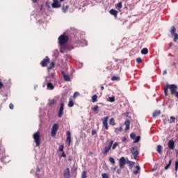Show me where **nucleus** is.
Segmentation results:
<instances>
[{"mask_svg": "<svg viewBox=\"0 0 178 178\" xmlns=\"http://www.w3.org/2000/svg\"><path fill=\"white\" fill-rule=\"evenodd\" d=\"M170 165H172V159H170L167 164V165L165 167V170H168L169 168H170Z\"/></svg>", "mask_w": 178, "mask_h": 178, "instance_id": "31", "label": "nucleus"}, {"mask_svg": "<svg viewBox=\"0 0 178 178\" xmlns=\"http://www.w3.org/2000/svg\"><path fill=\"white\" fill-rule=\"evenodd\" d=\"M162 149H163V147H162V145H157V152L160 154V155H162Z\"/></svg>", "mask_w": 178, "mask_h": 178, "instance_id": "20", "label": "nucleus"}, {"mask_svg": "<svg viewBox=\"0 0 178 178\" xmlns=\"http://www.w3.org/2000/svg\"><path fill=\"white\" fill-rule=\"evenodd\" d=\"M170 90L171 95H175L176 91H177V86L175 84L167 85L164 88V94L165 97H168V91Z\"/></svg>", "mask_w": 178, "mask_h": 178, "instance_id": "1", "label": "nucleus"}, {"mask_svg": "<svg viewBox=\"0 0 178 178\" xmlns=\"http://www.w3.org/2000/svg\"><path fill=\"white\" fill-rule=\"evenodd\" d=\"M9 108H10V109H13V108H15V106L13 105V104H10V105H9Z\"/></svg>", "mask_w": 178, "mask_h": 178, "instance_id": "49", "label": "nucleus"}, {"mask_svg": "<svg viewBox=\"0 0 178 178\" xmlns=\"http://www.w3.org/2000/svg\"><path fill=\"white\" fill-rule=\"evenodd\" d=\"M66 142L68 144V147H70V144L72 143V134L70 133V131H67Z\"/></svg>", "mask_w": 178, "mask_h": 178, "instance_id": "12", "label": "nucleus"}, {"mask_svg": "<svg viewBox=\"0 0 178 178\" xmlns=\"http://www.w3.org/2000/svg\"><path fill=\"white\" fill-rule=\"evenodd\" d=\"M170 33H171L172 35L176 34V27L172 26L171 30H170Z\"/></svg>", "mask_w": 178, "mask_h": 178, "instance_id": "26", "label": "nucleus"}, {"mask_svg": "<svg viewBox=\"0 0 178 178\" xmlns=\"http://www.w3.org/2000/svg\"><path fill=\"white\" fill-rule=\"evenodd\" d=\"M63 177L64 178H70V169H69V168H67L63 171Z\"/></svg>", "mask_w": 178, "mask_h": 178, "instance_id": "14", "label": "nucleus"}, {"mask_svg": "<svg viewBox=\"0 0 178 178\" xmlns=\"http://www.w3.org/2000/svg\"><path fill=\"white\" fill-rule=\"evenodd\" d=\"M122 130H123V127L122 126L120 127L119 128H116L115 129V133H118V131H122Z\"/></svg>", "mask_w": 178, "mask_h": 178, "instance_id": "37", "label": "nucleus"}, {"mask_svg": "<svg viewBox=\"0 0 178 178\" xmlns=\"http://www.w3.org/2000/svg\"><path fill=\"white\" fill-rule=\"evenodd\" d=\"M68 10H69V6H63L62 8V10L63 12H64V13H66V12H67Z\"/></svg>", "mask_w": 178, "mask_h": 178, "instance_id": "32", "label": "nucleus"}, {"mask_svg": "<svg viewBox=\"0 0 178 178\" xmlns=\"http://www.w3.org/2000/svg\"><path fill=\"white\" fill-rule=\"evenodd\" d=\"M102 178H109V177L108 176V174H106V173H103L102 175Z\"/></svg>", "mask_w": 178, "mask_h": 178, "instance_id": "46", "label": "nucleus"}, {"mask_svg": "<svg viewBox=\"0 0 178 178\" xmlns=\"http://www.w3.org/2000/svg\"><path fill=\"white\" fill-rule=\"evenodd\" d=\"M125 127V131H128V130H130V120H127L124 123Z\"/></svg>", "mask_w": 178, "mask_h": 178, "instance_id": "17", "label": "nucleus"}, {"mask_svg": "<svg viewBox=\"0 0 178 178\" xmlns=\"http://www.w3.org/2000/svg\"><path fill=\"white\" fill-rule=\"evenodd\" d=\"M119 165L120 169H123V168H124V165H126V159H124V157L122 156L120 159Z\"/></svg>", "mask_w": 178, "mask_h": 178, "instance_id": "13", "label": "nucleus"}, {"mask_svg": "<svg viewBox=\"0 0 178 178\" xmlns=\"http://www.w3.org/2000/svg\"><path fill=\"white\" fill-rule=\"evenodd\" d=\"M112 145H113V140H111L108 145L105 146L104 149L102 151V153L103 155H106L109 151H111V149L112 148Z\"/></svg>", "mask_w": 178, "mask_h": 178, "instance_id": "6", "label": "nucleus"}, {"mask_svg": "<svg viewBox=\"0 0 178 178\" xmlns=\"http://www.w3.org/2000/svg\"><path fill=\"white\" fill-rule=\"evenodd\" d=\"M159 115H161V110H156L154 113H153V118H157V116H159Z\"/></svg>", "mask_w": 178, "mask_h": 178, "instance_id": "19", "label": "nucleus"}, {"mask_svg": "<svg viewBox=\"0 0 178 178\" xmlns=\"http://www.w3.org/2000/svg\"><path fill=\"white\" fill-rule=\"evenodd\" d=\"M131 153L134 156V159L137 160L138 155H140V151H138V147L137 146H134L131 148Z\"/></svg>", "mask_w": 178, "mask_h": 178, "instance_id": "4", "label": "nucleus"}, {"mask_svg": "<svg viewBox=\"0 0 178 178\" xmlns=\"http://www.w3.org/2000/svg\"><path fill=\"white\" fill-rule=\"evenodd\" d=\"M128 163H129L130 168H133V166H134V165H136V163H134L133 161H128Z\"/></svg>", "mask_w": 178, "mask_h": 178, "instance_id": "41", "label": "nucleus"}, {"mask_svg": "<svg viewBox=\"0 0 178 178\" xmlns=\"http://www.w3.org/2000/svg\"><path fill=\"white\" fill-rule=\"evenodd\" d=\"M60 52H61V54H63V50H60Z\"/></svg>", "mask_w": 178, "mask_h": 178, "instance_id": "62", "label": "nucleus"}, {"mask_svg": "<svg viewBox=\"0 0 178 178\" xmlns=\"http://www.w3.org/2000/svg\"><path fill=\"white\" fill-rule=\"evenodd\" d=\"M32 2H33V3H37V0H32Z\"/></svg>", "mask_w": 178, "mask_h": 178, "instance_id": "60", "label": "nucleus"}, {"mask_svg": "<svg viewBox=\"0 0 178 178\" xmlns=\"http://www.w3.org/2000/svg\"><path fill=\"white\" fill-rule=\"evenodd\" d=\"M109 124H111V126H115L116 125V122H115V119L114 118H111L110 120Z\"/></svg>", "mask_w": 178, "mask_h": 178, "instance_id": "29", "label": "nucleus"}, {"mask_svg": "<svg viewBox=\"0 0 178 178\" xmlns=\"http://www.w3.org/2000/svg\"><path fill=\"white\" fill-rule=\"evenodd\" d=\"M109 162H111V163H113V165H115V163H116V161H115V159H113V157L109 158Z\"/></svg>", "mask_w": 178, "mask_h": 178, "instance_id": "35", "label": "nucleus"}, {"mask_svg": "<svg viewBox=\"0 0 178 178\" xmlns=\"http://www.w3.org/2000/svg\"><path fill=\"white\" fill-rule=\"evenodd\" d=\"M104 89H105V88L104 86H101L102 91L104 90Z\"/></svg>", "mask_w": 178, "mask_h": 178, "instance_id": "59", "label": "nucleus"}, {"mask_svg": "<svg viewBox=\"0 0 178 178\" xmlns=\"http://www.w3.org/2000/svg\"><path fill=\"white\" fill-rule=\"evenodd\" d=\"M136 62H137V63H142L143 59H141V58H136Z\"/></svg>", "mask_w": 178, "mask_h": 178, "instance_id": "45", "label": "nucleus"}, {"mask_svg": "<svg viewBox=\"0 0 178 178\" xmlns=\"http://www.w3.org/2000/svg\"><path fill=\"white\" fill-rule=\"evenodd\" d=\"M168 147L169 149H175V140H170L168 143Z\"/></svg>", "mask_w": 178, "mask_h": 178, "instance_id": "16", "label": "nucleus"}, {"mask_svg": "<svg viewBox=\"0 0 178 178\" xmlns=\"http://www.w3.org/2000/svg\"><path fill=\"white\" fill-rule=\"evenodd\" d=\"M109 119V117H104L102 119V123H103V126L104 127V129L106 130H108L109 129V127L108 125V120Z\"/></svg>", "mask_w": 178, "mask_h": 178, "instance_id": "8", "label": "nucleus"}, {"mask_svg": "<svg viewBox=\"0 0 178 178\" xmlns=\"http://www.w3.org/2000/svg\"><path fill=\"white\" fill-rule=\"evenodd\" d=\"M54 76H55V74L51 73V77H54Z\"/></svg>", "mask_w": 178, "mask_h": 178, "instance_id": "61", "label": "nucleus"}, {"mask_svg": "<svg viewBox=\"0 0 178 178\" xmlns=\"http://www.w3.org/2000/svg\"><path fill=\"white\" fill-rule=\"evenodd\" d=\"M33 138L35 143L36 147H40V145H41V136H40V132L33 134Z\"/></svg>", "mask_w": 178, "mask_h": 178, "instance_id": "3", "label": "nucleus"}, {"mask_svg": "<svg viewBox=\"0 0 178 178\" xmlns=\"http://www.w3.org/2000/svg\"><path fill=\"white\" fill-rule=\"evenodd\" d=\"M47 88L48 90H54V88H55V87L54 86V85L52 84V83L49 82L47 83Z\"/></svg>", "mask_w": 178, "mask_h": 178, "instance_id": "22", "label": "nucleus"}, {"mask_svg": "<svg viewBox=\"0 0 178 178\" xmlns=\"http://www.w3.org/2000/svg\"><path fill=\"white\" fill-rule=\"evenodd\" d=\"M111 170H113V172H115V170H116V167H115V168H111Z\"/></svg>", "mask_w": 178, "mask_h": 178, "instance_id": "58", "label": "nucleus"}, {"mask_svg": "<svg viewBox=\"0 0 178 178\" xmlns=\"http://www.w3.org/2000/svg\"><path fill=\"white\" fill-rule=\"evenodd\" d=\"M54 67H55V62L53 61L50 63V65L47 67L48 72H49L51 69H54Z\"/></svg>", "mask_w": 178, "mask_h": 178, "instance_id": "21", "label": "nucleus"}, {"mask_svg": "<svg viewBox=\"0 0 178 178\" xmlns=\"http://www.w3.org/2000/svg\"><path fill=\"white\" fill-rule=\"evenodd\" d=\"M81 178H87V171H83Z\"/></svg>", "mask_w": 178, "mask_h": 178, "instance_id": "36", "label": "nucleus"}, {"mask_svg": "<svg viewBox=\"0 0 178 178\" xmlns=\"http://www.w3.org/2000/svg\"><path fill=\"white\" fill-rule=\"evenodd\" d=\"M177 40H178V34L175 33L174 34V39H173L174 42H177Z\"/></svg>", "mask_w": 178, "mask_h": 178, "instance_id": "34", "label": "nucleus"}, {"mask_svg": "<svg viewBox=\"0 0 178 178\" xmlns=\"http://www.w3.org/2000/svg\"><path fill=\"white\" fill-rule=\"evenodd\" d=\"M0 161L3 162V163H9L10 162V157H9V156H6L5 151H1Z\"/></svg>", "mask_w": 178, "mask_h": 178, "instance_id": "2", "label": "nucleus"}, {"mask_svg": "<svg viewBox=\"0 0 178 178\" xmlns=\"http://www.w3.org/2000/svg\"><path fill=\"white\" fill-rule=\"evenodd\" d=\"M58 130H59V125L58 124H54L51 131V137H55V136H56V133H58Z\"/></svg>", "mask_w": 178, "mask_h": 178, "instance_id": "7", "label": "nucleus"}, {"mask_svg": "<svg viewBox=\"0 0 178 178\" xmlns=\"http://www.w3.org/2000/svg\"><path fill=\"white\" fill-rule=\"evenodd\" d=\"M67 41H69V36L66 35H61L58 38V42L60 45H65V44H66Z\"/></svg>", "mask_w": 178, "mask_h": 178, "instance_id": "5", "label": "nucleus"}, {"mask_svg": "<svg viewBox=\"0 0 178 178\" xmlns=\"http://www.w3.org/2000/svg\"><path fill=\"white\" fill-rule=\"evenodd\" d=\"M116 6L117 8H118V9H122V8H123L122 2H119L118 3H117Z\"/></svg>", "mask_w": 178, "mask_h": 178, "instance_id": "39", "label": "nucleus"}, {"mask_svg": "<svg viewBox=\"0 0 178 178\" xmlns=\"http://www.w3.org/2000/svg\"><path fill=\"white\" fill-rule=\"evenodd\" d=\"M178 170V160L175 162V173H177Z\"/></svg>", "mask_w": 178, "mask_h": 178, "instance_id": "42", "label": "nucleus"}, {"mask_svg": "<svg viewBox=\"0 0 178 178\" xmlns=\"http://www.w3.org/2000/svg\"><path fill=\"white\" fill-rule=\"evenodd\" d=\"M110 102H115V97H108Z\"/></svg>", "mask_w": 178, "mask_h": 178, "instance_id": "47", "label": "nucleus"}, {"mask_svg": "<svg viewBox=\"0 0 178 178\" xmlns=\"http://www.w3.org/2000/svg\"><path fill=\"white\" fill-rule=\"evenodd\" d=\"M62 6L60 3H59V0H53V3H51V7L54 8H59Z\"/></svg>", "mask_w": 178, "mask_h": 178, "instance_id": "10", "label": "nucleus"}, {"mask_svg": "<svg viewBox=\"0 0 178 178\" xmlns=\"http://www.w3.org/2000/svg\"><path fill=\"white\" fill-rule=\"evenodd\" d=\"M134 175H138V170H134Z\"/></svg>", "mask_w": 178, "mask_h": 178, "instance_id": "53", "label": "nucleus"}, {"mask_svg": "<svg viewBox=\"0 0 178 178\" xmlns=\"http://www.w3.org/2000/svg\"><path fill=\"white\" fill-rule=\"evenodd\" d=\"M64 148H65V146L63 145H61L58 147V151H60L61 152H64L63 151Z\"/></svg>", "mask_w": 178, "mask_h": 178, "instance_id": "38", "label": "nucleus"}, {"mask_svg": "<svg viewBox=\"0 0 178 178\" xmlns=\"http://www.w3.org/2000/svg\"><path fill=\"white\" fill-rule=\"evenodd\" d=\"M36 172H38V173L41 172V170H40V168H38V167L37 168Z\"/></svg>", "mask_w": 178, "mask_h": 178, "instance_id": "55", "label": "nucleus"}, {"mask_svg": "<svg viewBox=\"0 0 178 178\" xmlns=\"http://www.w3.org/2000/svg\"><path fill=\"white\" fill-rule=\"evenodd\" d=\"M49 63V57L46 56L40 63L42 67H45Z\"/></svg>", "mask_w": 178, "mask_h": 178, "instance_id": "9", "label": "nucleus"}, {"mask_svg": "<svg viewBox=\"0 0 178 178\" xmlns=\"http://www.w3.org/2000/svg\"><path fill=\"white\" fill-rule=\"evenodd\" d=\"M141 54H142V55H147V54H148V49H147V48H143V49L141 50Z\"/></svg>", "mask_w": 178, "mask_h": 178, "instance_id": "24", "label": "nucleus"}, {"mask_svg": "<svg viewBox=\"0 0 178 178\" xmlns=\"http://www.w3.org/2000/svg\"><path fill=\"white\" fill-rule=\"evenodd\" d=\"M49 105L50 106L56 105V101L55 99L50 100Z\"/></svg>", "mask_w": 178, "mask_h": 178, "instance_id": "33", "label": "nucleus"}, {"mask_svg": "<svg viewBox=\"0 0 178 178\" xmlns=\"http://www.w3.org/2000/svg\"><path fill=\"white\" fill-rule=\"evenodd\" d=\"M118 145H119V143H118V142H115L112 147V149H116V147H118Z\"/></svg>", "mask_w": 178, "mask_h": 178, "instance_id": "40", "label": "nucleus"}, {"mask_svg": "<svg viewBox=\"0 0 178 178\" xmlns=\"http://www.w3.org/2000/svg\"><path fill=\"white\" fill-rule=\"evenodd\" d=\"M111 80H112V81H119V80H120V77L113 76L111 77Z\"/></svg>", "mask_w": 178, "mask_h": 178, "instance_id": "25", "label": "nucleus"}, {"mask_svg": "<svg viewBox=\"0 0 178 178\" xmlns=\"http://www.w3.org/2000/svg\"><path fill=\"white\" fill-rule=\"evenodd\" d=\"M109 13L111 15H112L113 17H118V10H115V9H111L109 11Z\"/></svg>", "mask_w": 178, "mask_h": 178, "instance_id": "18", "label": "nucleus"}, {"mask_svg": "<svg viewBox=\"0 0 178 178\" xmlns=\"http://www.w3.org/2000/svg\"><path fill=\"white\" fill-rule=\"evenodd\" d=\"M97 101H98V96H97V95H94L92 97V102H97Z\"/></svg>", "mask_w": 178, "mask_h": 178, "instance_id": "27", "label": "nucleus"}, {"mask_svg": "<svg viewBox=\"0 0 178 178\" xmlns=\"http://www.w3.org/2000/svg\"><path fill=\"white\" fill-rule=\"evenodd\" d=\"M68 106L69 108H73V106H74V103H73V100H72V99L68 102Z\"/></svg>", "mask_w": 178, "mask_h": 178, "instance_id": "30", "label": "nucleus"}, {"mask_svg": "<svg viewBox=\"0 0 178 178\" xmlns=\"http://www.w3.org/2000/svg\"><path fill=\"white\" fill-rule=\"evenodd\" d=\"M65 0H59L60 2H63Z\"/></svg>", "mask_w": 178, "mask_h": 178, "instance_id": "63", "label": "nucleus"}, {"mask_svg": "<svg viewBox=\"0 0 178 178\" xmlns=\"http://www.w3.org/2000/svg\"><path fill=\"white\" fill-rule=\"evenodd\" d=\"M122 168H120V169L117 170L118 175H122Z\"/></svg>", "mask_w": 178, "mask_h": 178, "instance_id": "48", "label": "nucleus"}, {"mask_svg": "<svg viewBox=\"0 0 178 178\" xmlns=\"http://www.w3.org/2000/svg\"><path fill=\"white\" fill-rule=\"evenodd\" d=\"M61 156L63 158H66V154H65V152H63L62 154H61Z\"/></svg>", "mask_w": 178, "mask_h": 178, "instance_id": "51", "label": "nucleus"}, {"mask_svg": "<svg viewBox=\"0 0 178 178\" xmlns=\"http://www.w3.org/2000/svg\"><path fill=\"white\" fill-rule=\"evenodd\" d=\"M3 87V83H2L1 82H0V90L1 88H2Z\"/></svg>", "mask_w": 178, "mask_h": 178, "instance_id": "56", "label": "nucleus"}, {"mask_svg": "<svg viewBox=\"0 0 178 178\" xmlns=\"http://www.w3.org/2000/svg\"><path fill=\"white\" fill-rule=\"evenodd\" d=\"M140 138H141L140 136L136 137V138L134 139L135 140L134 143H138V141H140Z\"/></svg>", "mask_w": 178, "mask_h": 178, "instance_id": "44", "label": "nucleus"}, {"mask_svg": "<svg viewBox=\"0 0 178 178\" xmlns=\"http://www.w3.org/2000/svg\"><path fill=\"white\" fill-rule=\"evenodd\" d=\"M99 108V106H98L97 105L95 106L94 107L92 108V111H93V112H95V113H98V112H99L98 111V108Z\"/></svg>", "mask_w": 178, "mask_h": 178, "instance_id": "23", "label": "nucleus"}, {"mask_svg": "<svg viewBox=\"0 0 178 178\" xmlns=\"http://www.w3.org/2000/svg\"><path fill=\"white\" fill-rule=\"evenodd\" d=\"M61 74L65 81H70V76L69 74H66V72H65V71H61Z\"/></svg>", "mask_w": 178, "mask_h": 178, "instance_id": "15", "label": "nucleus"}, {"mask_svg": "<svg viewBox=\"0 0 178 178\" xmlns=\"http://www.w3.org/2000/svg\"><path fill=\"white\" fill-rule=\"evenodd\" d=\"M95 134H97V131H95V130H92V136H95Z\"/></svg>", "mask_w": 178, "mask_h": 178, "instance_id": "50", "label": "nucleus"}, {"mask_svg": "<svg viewBox=\"0 0 178 178\" xmlns=\"http://www.w3.org/2000/svg\"><path fill=\"white\" fill-rule=\"evenodd\" d=\"M167 73H168V72H167L166 70H164V71L163 72V75L167 74Z\"/></svg>", "mask_w": 178, "mask_h": 178, "instance_id": "57", "label": "nucleus"}, {"mask_svg": "<svg viewBox=\"0 0 178 178\" xmlns=\"http://www.w3.org/2000/svg\"><path fill=\"white\" fill-rule=\"evenodd\" d=\"M136 168L137 169L136 170L139 171L140 170V165H136Z\"/></svg>", "mask_w": 178, "mask_h": 178, "instance_id": "54", "label": "nucleus"}, {"mask_svg": "<svg viewBox=\"0 0 178 178\" xmlns=\"http://www.w3.org/2000/svg\"><path fill=\"white\" fill-rule=\"evenodd\" d=\"M65 109V103H61L60 106V109L58 113V118H62L63 116V110Z\"/></svg>", "mask_w": 178, "mask_h": 178, "instance_id": "11", "label": "nucleus"}, {"mask_svg": "<svg viewBox=\"0 0 178 178\" xmlns=\"http://www.w3.org/2000/svg\"><path fill=\"white\" fill-rule=\"evenodd\" d=\"M169 123H175L176 122V118L171 116L170 119L168 120Z\"/></svg>", "mask_w": 178, "mask_h": 178, "instance_id": "28", "label": "nucleus"}, {"mask_svg": "<svg viewBox=\"0 0 178 178\" xmlns=\"http://www.w3.org/2000/svg\"><path fill=\"white\" fill-rule=\"evenodd\" d=\"M127 138L123 137L122 139V141L123 143H124V142L127 141Z\"/></svg>", "mask_w": 178, "mask_h": 178, "instance_id": "52", "label": "nucleus"}, {"mask_svg": "<svg viewBox=\"0 0 178 178\" xmlns=\"http://www.w3.org/2000/svg\"><path fill=\"white\" fill-rule=\"evenodd\" d=\"M68 161H72V159L69 158V159H68Z\"/></svg>", "mask_w": 178, "mask_h": 178, "instance_id": "64", "label": "nucleus"}, {"mask_svg": "<svg viewBox=\"0 0 178 178\" xmlns=\"http://www.w3.org/2000/svg\"><path fill=\"white\" fill-rule=\"evenodd\" d=\"M130 137H131V138H132V140H134L136 138V134L135 133H131L130 134Z\"/></svg>", "mask_w": 178, "mask_h": 178, "instance_id": "43", "label": "nucleus"}]
</instances>
